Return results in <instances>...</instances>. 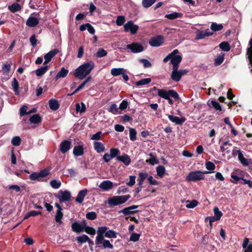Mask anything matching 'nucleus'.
I'll return each instance as SVG.
<instances>
[{
    "label": "nucleus",
    "mask_w": 252,
    "mask_h": 252,
    "mask_svg": "<svg viewBox=\"0 0 252 252\" xmlns=\"http://www.w3.org/2000/svg\"><path fill=\"white\" fill-rule=\"evenodd\" d=\"M94 67V63L90 61L79 66L74 71V75L79 79L82 80L89 75Z\"/></svg>",
    "instance_id": "nucleus-1"
},
{
    "label": "nucleus",
    "mask_w": 252,
    "mask_h": 252,
    "mask_svg": "<svg viewBox=\"0 0 252 252\" xmlns=\"http://www.w3.org/2000/svg\"><path fill=\"white\" fill-rule=\"evenodd\" d=\"M210 173L209 171L202 172L195 171L189 172L186 177V180L188 182H195L202 180L204 178V174Z\"/></svg>",
    "instance_id": "nucleus-2"
},
{
    "label": "nucleus",
    "mask_w": 252,
    "mask_h": 252,
    "mask_svg": "<svg viewBox=\"0 0 252 252\" xmlns=\"http://www.w3.org/2000/svg\"><path fill=\"white\" fill-rule=\"evenodd\" d=\"M130 196L129 194L123 196H114L108 200L109 204L112 206H117L125 203Z\"/></svg>",
    "instance_id": "nucleus-3"
},
{
    "label": "nucleus",
    "mask_w": 252,
    "mask_h": 252,
    "mask_svg": "<svg viewBox=\"0 0 252 252\" xmlns=\"http://www.w3.org/2000/svg\"><path fill=\"white\" fill-rule=\"evenodd\" d=\"M158 95L164 99L168 98V96H171L174 98L177 99L179 97L178 94L173 90L167 91L164 89H158Z\"/></svg>",
    "instance_id": "nucleus-4"
},
{
    "label": "nucleus",
    "mask_w": 252,
    "mask_h": 252,
    "mask_svg": "<svg viewBox=\"0 0 252 252\" xmlns=\"http://www.w3.org/2000/svg\"><path fill=\"white\" fill-rule=\"evenodd\" d=\"M57 197L59 199L61 203L68 201L71 199V195L69 191L65 190L64 191L60 190Z\"/></svg>",
    "instance_id": "nucleus-5"
},
{
    "label": "nucleus",
    "mask_w": 252,
    "mask_h": 252,
    "mask_svg": "<svg viewBox=\"0 0 252 252\" xmlns=\"http://www.w3.org/2000/svg\"><path fill=\"white\" fill-rule=\"evenodd\" d=\"M173 51H177L171 57V63L173 65V67H179V64L182 61V56L179 54V52L177 49H175Z\"/></svg>",
    "instance_id": "nucleus-6"
},
{
    "label": "nucleus",
    "mask_w": 252,
    "mask_h": 252,
    "mask_svg": "<svg viewBox=\"0 0 252 252\" xmlns=\"http://www.w3.org/2000/svg\"><path fill=\"white\" fill-rule=\"evenodd\" d=\"M126 48L129 49L133 53H138L144 51L143 46L138 42H133L126 45Z\"/></svg>",
    "instance_id": "nucleus-7"
},
{
    "label": "nucleus",
    "mask_w": 252,
    "mask_h": 252,
    "mask_svg": "<svg viewBox=\"0 0 252 252\" xmlns=\"http://www.w3.org/2000/svg\"><path fill=\"white\" fill-rule=\"evenodd\" d=\"M124 28L126 32L129 31L131 34H132L136 33L139 29L138 26L134 25L133 22L131 21H128L125 24L124 26Z\"/></svg>",
    "instance_id": "nucleus-8"
},
{
    "label": "nucleus",
    "mask_w": 252,
    "mask_h": 252,
    "mask_svg": "<svg viewBox=\"0 0 252 252\" xmlns=\"http://www.w3.org/2000/svg\"><path fill=\"white\" fill-rule=\"evenodd\" d=\"M164 38L161 35H158L152 37L149 40V43L152 47H158L163 42Z\"/></svg>",
    "instance_id": "nucleus-9"
},
{
    "label": "nucleus",
    "mask_w": 252,
    "mask_h": 252,
    "mask_svg": "<svg viewBox=\"0 0 252 252\" xmlns=\"http://www.w3.org/2000/svg\"><path fill=\"white\" fill-rule=\"evenodd\" d=\"M107 230L108 227L106 226H101L98 228L96 231L97 236L95 239V243H98L100 241L103 240V235L105 234Z\"/></svg>",
    "instance_id": "nucleus-10"
},
{
    "label": "nucleus",
    "mask_w": 252,
    "mask_h": 252,
    "mask_svg": "<svg viewBox=\"0 0 252 252\" xmlns=\"http://www.w3.org/2000/svg\"><path fill=\"white\" fill-rule=\"evenodd\" d=\"M55 206L58 208L55 215V220L57 222L61 223L62 222V219L63 217V208L58 203H55Z\"/></svg>",
    "instance_id": "nucleus-11"
},
{
    "label": "nucleus",
    "mask_w": 252,
    "mask_h": 252,
    "mask_svg": "<svg viewBox=\"0 0 252 252\" xmlns=\"http://www.w3.org/2000/svg\"><path fill=\"white\" fill-rule=\"evenodd\" d=\"M98 187L104 191H107L112 189L113 187V183L109 180L102 181Z\"/></svg>",
    "instance_id": "nucleus-12"
},
{
    "label": "nucleus",
    "mask_w": 252,
    "mask_h": 252,
    "mask_svg": "<svg viewBox=\"0 0 252 252\" xmlns=\"http://www.w3.org/2000/svg\"><path fill=\"white\" fill-rule=\"evenodd\" d=\"M58 52L59 50L57 49H55L50 51L46 55H45L44 57L45 59L44 64L45 65L51 61L52 58L54 57Z\"/></svg>",
    "instance_id": "nucleus-13"
},
{
    "label": "nucleus",
    "mask_w": 252,
    "mask_h": 252,
    "mask_svg": "<svg viewBox=\"0 0 252 252\" xmlns=\"http://www.w3.org/2000/svg\"><path fill=\"white\" fill-rule=\"evenodd\" d=\"M168 118L173 123H175L176 125H182L184 123L186 119L185 117L179 118L177 116H175L173 115H168Z\"/></svg>",
    "instance_id": "nucleus-14"
},
{
    "label": "nucleus",
    "mask_w": 252,
    "mask_h": 252,
    "mask_svg": "<svg viewBox=\"0 0 252 252\" xmlns=\"http://www.w3.org/2000/svg\"><path fill=\"white\" fill-rule=\"evenodd\" d=\"M39 23V19L31 15L26 21V25L30 27H34Z\"/></svg>",
    "instance_id": "nucleus-15"
},
{
    "label": "nucleus",
    "mask_w": 252,
    "mask_h": 252,
    "mask_svg": "<svg viewBox=\"0 0 252 252\" xmlns=\"http://www.w3.org/2000/svg\"><path fill=\"white\" fill-rule=\"evenodd\" d=\"M71 143L68 140H64L60 144V150L63 154L66 153L70 148Z\"/></svg>",
    "instance_id": "nucleus-16"
},
{
    "label": "nucleus",
    "mask_w": 252,
    "mask_h": 252,
    "mask_svg": "<svg viewBox=\"0 0 252 252\" xmlns=\"http://www.w3.org/2000/svg\"><path fill=\"white\" fill-rule=\"evenodd\" d=\"M137 205H132L128 207H126L123 209L120 212L123 213L125 215H127L129 214H132L137 212L135 210L138 208Z\"/></svg>",
    "instance_id": "nucleus-17"
},
{
    "label": "nucleus",
    "mask_w": 252,
    "mask_h": 252,
    "mask_svg": "<svg viewBox=\"0 0 252 252\" xmlns=\"http://www.w3.org/2000/svg\"><path fill=\"white\" fill-rule=\"evenodd\" d=\"M118 160L122 162L125 165L128 166L131 162L130 157L126 154H124L121 156H117Z\"/></svg>",
    "instance_id": "nucleus-18"
},
{
    "label": "nucleus",
    "mask_w": 252,
    "mask_h": 252,
    "mask_svg": "<svg viewBox=\"0 0 252 252\" xmlns=\"http://www.w3.org/2000/svg\"><path fill=\"white\" fill-rule=\"evenodd\" d=\"M178 68L179 67H173L171 74V79L176 82L179 81L182 77L179 72L178 71Z\"/></svg>",
    "instance_id": "nucleus-19"
},
{
    "label": "nucleus",
    "mask_w": 252,
    "mask_h": 252,
    "mask_svg": "<svg viewBox=\"0 0 252 252\" xmlns=\"http://www.w3.org/2000/svg\"><path fill=\"white\" fill-rule=\"evenodd\" d=\"M88 190L87 189H83L80 190L76 197L75 201L79 203H82L84 200V197L87 193Z\"/></svg>",
    "instance_id": "nucleus-20"
},
{
    "label": "nucleus",
    "mask_w": 252,
    "mask_h": 252,
    "mask_svg": "<svg viewBox=\"0 0 252 252\" xmlns=\"http://www.w3.org/2000/svg\"><path fill=\"white\" fill-rule=\"evenodd\" d=\"M96 245V247H100V245L102 244L103 247L105 249L109 248L110 249H112L113 248V246L111 244L109 240L104 239V237L103 238V240L100 241L98 243H95Z\"/></svg>",
    "instance_id": "nucleus-21"
},
{
    "label": "nucleus",
    "mask_w": 252,
    "mask_h": 252,
    "mask_svg": "<svg viewBox=\"0 0 252 252\" xmlns=\"http://www.w3.org/2000/svg\"><path fill=\"white\" fill-rule=\"evenodd\" d=\"M95 151L98 153H101L105 151V147L103 144L100 142L95 141L93 143Z\"/></svg>",
    "instance_id": "nucleus-22"
},
{
    "label": "nucleus",
    "mask_w": 252,
    "mask_h": 252,
    "mask_svg": "<svg viewBox=\"0 0 252 252\" xmlns=\"http://www.w3.org/2000/svg\"><path fill=\"white\" fill-rule=\"evenodd\" d=\"M249 240L245 238L242 244V248L244 249V252H252V244H249Z\"/></svg>",
    "instance_id": "nucleus-23"
},
{
    "label": "nucleus",
    "mask_w": 252,
    "mask_h": 252,
    "mask_svg": "<svg viewBox=\"0 0 252 252\" xmlns=\"http://www.w3.org/2000/svg\"><path fill=\"white\" fill-rule=\"evenodd\" d=\"M225 54L223 53H220L217 55L214 60V65L218 66L221 64L224 61Z\"/></svg>",
    "instance_id": "nucleus-24"
},
{
    "label": "nucleus",
    "mask_w": 252,
    "mask_h": 252,
    "mask_svg": "<svg viewBox=\"0 0 252 252\" xmlns=\"http://www.w3.org/2000/svg\"><path fill=\"white\" fill-rule=\"evenodd\" d=\"M49 105L50 108L53 111L57 110L60 106V104L58 100L53 98L49 100Z\"/></svg>",
    "instance_id": "nucleus-25"
},
{
    "label": "nucleus",
    "mask_w": 252,
    "mask_h": 252,
    "mask_svg": "<svg viewBox=\"0 0 252 252\" xmlns=\"http://www.w3.org/2000/svg\"><path fill=\"white\" fill-rule=\"evenodd\" d=\"M212 34V33L206 31H197L196 32V39H202L206 36H210Z\"/></svg>",
    "instance_id": "nucleus-26"
},
{
    "label": "nucleus",
    "mask_w": 252,
    "mask_h": 252,
    "mask_svg": "<svg viewBox=\"0 0 252 252\" xmlns=\"http://www.w3.org/2000/svg\"><path fill=\"white\" fill-rule=\"evenodd\" d=\"M68 73V70L64 67H62L60 71L57 73L55 77L56 80L61 78H64L66 77Z\"/></svg>",
    "instance_id": "nucleus-27"
},
{
    "label": "nucleus",
    "mask_w": 252,
    "mask_h": 252,
    "mask_svg": "<svg viewBox=\"0 0 252 252\" xmlns=\"http://www.w3.org/2000/svg\"><path fill=\"white\" fill-rule=\"evenodd\" d=\"M71 228L72 230L76 233H80L84 231L83 227L78 222H73L71 225Z\"/></svg>",
    "instance_id": "nucleus-28"
},
{
    "label": "nucleus",
    "mask_w": 252,
    "mask_h": 252,
    "mask_svg": "<svg viewBox=\"0 0 252 252\" xmlns=\"http://www.w3.org/2000/svg\"><path fill=\"white\" fill-rule=\"evenodd\" d=\"M73 153L75 156H80L84 154V148L82 146H77L73 148Z\"/></svg>",
    "instance_id": "nucleus-29"
},
{
    "label": "nucleus",
    "mask_w": 252,
    "mask_h": 252,
    "mask_svg": "<svg viewBox=\"0 0 252 252\" xmlns=\"http://www.w3.org/2000/svg\"><path fill=\"white\" fill-rule=\"evenodd\" d=\"M125 70L123 68H113L111 70V74L113 76H117L123 74Z\"/></svg>",
    "instance_id": "nucleus-30"
},
{
    "label": "nucleus",
    "mask_w": 252,
    "mask_h": 252,
    "mask_svg": "<svg viewBox=\"0 0 252 252\" xmlns=\"http://www.w3.org/2000/svg\"><path fill=\"white\" fill-rule=\"evenodd\" d=\"M182 16L181 13L174 12L170 14H166L165 17L170 20H173L176 18H181Z\"/></svg>",
    "instance_id": "nucleus-31"
},
{
    "label": "nucleus",
    "mask_w": 252,
    "mask_h": 252,
    "mask_svg": "<svg viewBox=\"0 0 252 252\" xmlns=\"http://www.w3.org/2000/svg\"><path fill=\"white\" fill-rule=\"evenodd\" d=\"M86 107L85 104L83 102L77 103L76 104V111L77 112L80 113H84L86 111Z\"/></svg>",
    "instance_id": "nucleus-32"
},
{
    "label": "nucleus",
    "mask_w": 252,
    "mask_h": 252,
    "mask_svg": "<svg viewBox=\"0 0 252 252\" xmlns=\"http://www.w3.org/2000/svg\"><path fill=\"white\" fill-rule=\"evenodd\" d=\"M8 9L12 12H15L21 10V6L18 3H14L8 6Z\"/></svg>",
    "instance_id": "nucleus-33"
},
{
    "label": "nucleus",
    "mask_w": 252,
    "mask_h": 252,
    "mask_svg": "<svg viewBox=\"0 0 252 252\" xmlns=\"http://www.w3.org/2000/svg\"><path fill=\"white\" fill-rule=\"evenodd\" d=\"M41 118L38 114H34L31 117L30 122L34 124H38L41 122Z\"/></svg>",
    "instance_id": "nucleus-34"
},
{
    "label": "nucleus",
    "mask_w": 252,
    "mask_h": 252,
    "mask_svg": "<svg viewBox=\"0 0 252 252\" xmlns=\"http://www.w3.org/2000/svg\"><path fill=\"white\" fill-rule=\"evenodd\" d=\"M156 171L157 175L159 177H162L165 174V169L162 165H159L157 167Z\"/></svg>",
    "instance_id": "nucleus-35"
},
{
    "label": "nucleus",
    "mask_w": 252,
    "mask_h": 252,
    "mask_svg": "<svg viewBox=\"0 0 252 252\" xmlns=\"http://www.w3.org/2000/svg\"><path fill=\"white\" fill-rule=\"evenodd\" d=\"M48 65H45L44 66H42L39 68H38L36 70V75L37 76H41L42 75H43L48 70Z\"/></svg>",
    "instance_id": "nucleus-36"
},
{
    "label": "nucleus",
    "mask_w": 252,
    "mask_h": 252,
    "mask_svg": "<svg viewBox=\"0 0 252 252\" xmlns=\"http://www.w3.org/2000/svg\"><path fill=\"white\" fill-rule=\"evenodd\" d=\"M151 82V79L150 78L142 79L136 82L135 85L137 86H140L147 85Z\"/></svg>",
    "instance_id": "nucleus-37"
},
{
    "label": "nucleus",
    "mask_w": 252,
    "mask_h": 252,
    "mask_svg": "<svg viewBox=\"0 0 252 252\" xmlns=\"http://www.w3.org/2000/svg\"><path fill=\"white\" fill-rule=\"evenodd\" d=\"M12 87L16 94L18 95L19 94V83L15 78L13 79L12 82Z\"/></svg>",
    "instance_id": "nucleus-38"
},
{
    "label": "nucleus",
    "mask_w": 252,
    "mask_h": 252,
    "mask_svg": "<svg viewBox=\"0 0 252 252\" xmlns=\"http://www.w3.org/2000/svg\"><path fill=\"white\" fill-rule=\"evenodd\" d=\"M198 201L195 200H192L191 201L187 200L186 201V207L188 208H194L198 205Z\"/></svg>",
    "instance_id": "nucleus-39"
},
{
    "label": "nucleus",
    "mask_w": 252,
    "mask_h": 252,
    "mask_svg": "<svg viewBox=\"0 0 252 252\" xmlns=\"http://www.w3.org/2000/svg\"><path fill=\"white\" fill-rule=\"evenodd\" d=\"M50 185L53 189H58L61 187V182L59 180H52L50 181Z\"/></svg>",
    "instance_id": "nucleus-40"
},
{
    "label": "nucleus",
    "mask_w": 252,
    "mask_h": 252,
    "mask_svg": "<svg viewBox=\"0 0 252 252\" xmlns=\"http://www.w3.org/2000/svg\"><path fill=\"white\" fill-rule=\"evenodd\" d=\"M11 66L10 64L6 62L3 64L1 68V71L3 74H7L9 72Z\"/></svg>",
    "instance_id": "nucleus-41"
},
{
    "label": "nucleus",
    "mask_w": 252,
    "mask_h": 252,
    "mask_svg": "<svg viewBox=\"0 0 252 252\" xmlns=\"http://www.w3.org/2000/svg\"><path fill=\"white\" fill-rule=\"evenodd\" d=\"M220 48L224 51H229L230 50V44L227 42H222L220 44Z\"/></svg>",
    "instance_id": "nucleus-42"
},
{
    "label": "nucleus",
    "mask_w": 252,
    "mask_h": 252,
    "mask_svg": "<svg viewBox=\"0 0 252 252\" xmlns=\"http://www.w3.org/2000/svg\"><path fill=\"white\" fill-rule=\"evenodd\" d=\"M210 28L212 31L216 32L221 30L223 28V26L222 24H218L216 23H212Z\"/></svg>",
    "instance_id": "nucleus-43"
},
{
    "label": "nucleus",
    "mask_w": 252,
    "mask_h": 252,
    "mask_svg": "<svg viewBox=\"0 0 252 252\" xmlns=\"http://www.w3.org/2000/svg\"><path fill=\"white\" fill-rule=\"evenodd\" d=\"M105 236L109 238H116L117 237V233L112 230H107L105 233Z\"/></svg>",
    "instance_id": "nucleus-44"
},
{
    "label": "nucleus",
    "mask_w": 252,
    "mask_h": 252,
    "mask_svg": "<svg viewBox=\"0 0 252 252\" xmlns=\"http://www.w3.org/2000/svg\"><path fill=\"white\" fill-rule=\"evenodd\" d=\"M76 239L79 243L82 244L86 242L87 241L89 240V237L85 234H83L76 237Z\"/></svg>",
    "instance_id": "nucleus-45"
},
{
    "label": "nucleus",
    "mask_w": 252,
    "mask_h": 252,
    "mask_svg": "<svg viewBox=\"0 0 252 252\" xmlns=\"http://www.w3.org/2000/svg\"><path fill=\"white\" fill-rule=\"evenodd\" d=\"M149 156L151 157L150 159H147L146 162L150 164L154 165L158 163V159L154 157L152 154H150Z\"/></svg>",
    "instance_id": "nucleus-46"
},
{
    "label": "nucleus",
    "mask_w": 252,
    "mask_h": 252,
    "mask_svg": "<svg viewBox=\"0 0 252 252\" xmlns=\"http://www.w3.org/2000/svg\"><path fill=\"white\" fill-rule=\"evenodd\" d=\"M137 132L136 130L133 128H129V138L130 139L134 141L136 139Z\"/></svg>",
    "instance_id": "nucleus-47"
},
{
    "label": "nucleus",
    "mask_w": 252,
    "mask_h": 252,
    "mask_svg": "<svg viewBox=\"0 0 252 252\" xmlns=\"http://www.w3.org/2000/svg\"><path fill=\"white\" fill-rule=\"evenodd\" d=\"M21 139L19 136H16L13 137L11 140V143L13 146H18L20 145Z\"/></svg>",
    "instance_id": "nucleus-48"
},
{
    "label": "nucleus",
    "mask_w": 252,
    "mask_h": 252,
    "mask_svg": "<svg viewBox=\"0 0 252 252\" xmlns=\"http://www.w3.org/2000/svg\"><path fill=\"white\" fill-rule=\"evenodd\" d=\"M156 0H143L142 5L145 8H148L152 5Z\"/></svg>",
    "instance_id": "nucleus-49"
},
{
    "label": "nucleus",
    "mask_w": 252,
    "mask_h": 252,
    "mask_svg": "<svg viewBox=\"0 0 252 252\" xmlns=\"http://www.w3.org/2000/svg\"><path fill=\"white\" fill-rule=\"evenodd\" d=\"M214 216L216 217L217 220H220L222 216V213L219 210L218 207L214 208Z\"/></svg>",
    "instance_id": "nucleus-50"
},
{
    "label": "nucleus",
    "mask_w": 252,
    "mask_h": 252,
    "mask_svg": "<svg viewBox=\"0 0 252 252\" xmlns=\"http://www.w3.org/2000/svg\"><path fill=\"white\" fill-rule=\"evenodd\" d=\"M30 179L31 180L35 181V180H38L40 181L41 180V177L39 174V172H35L31 174L30 176Z\"/></svg>",
    "instance_id": "nucleus-51"
},
{
    "label": "nucleus",
    "mask_w": 252,
    "mask_h": 252,
    "mask_svg": "<svg viewBox=\"0 0 252 252\" xmlns=\"http://www.w3.org/2000/svg\"><path fill=\"white\" fill-rule=\"evenodd\" d=\"M107 52L103 48H99L96 53V57L98 58H101L106 56Z\"/></svg>",
    "instance_id": "nucleus-52"
},
{
    "label": "nucleus",
    "mask_w": 252,
    "mask_h": 252,
    "mask_svg": "<svg viewBox=\"0 0 252 252\" xmlns=\"http://www.w3.org/2000/svg\"><path fill=\"white\" fill-rule=\"evenodd\" d=\"M108 111L109 112L112 113L113 114H117L118 113V108L117 107V105L116 104H111L109 108Z\"/></svg>",
    "instance_id": "nucleus-53"
},
{
    "label": "nucleus",
    "mask_w": 252,
    "mask_h": 252,
    "mask_svg": "<svg viewBox=\"0 0 252 252\" xmlns=\"http://www.w3.org/2000/svg\"><path fill=\"white\" fill-rule=\"evenodd\" d=\"M209 106L211 105L216 110L220 111L221 110V107L218 101L212 100L211 102L209 103Z\"/></svg>",
    "instance_id": "nucleus-54"
},
{
    "label": "nucleus",
    "mask_w": 252,
    "mask_h": 252,
    "mask_svg": "<svg viewBox=\"0 0 252 252\" xmlns=\"http://www.w3.org/2000/svg\"><path fill=\"white\" fill-rule=\"evenodd\" d=\"M205 165H206V168L208 170L211 171L209 172L210 173H212V172H214V170L215 168V165L213 162H212L211 161L206 162Z\"/></svg>",
    "instance_id": "nucleus-55"
},
{
    "label": "nucleus",
    "mask_w": 252,
    "mask_h": 252,
    "mask_svg": "<svg viewBox=\"0 0 252 252\" xmlns=\"http://www.w3.org/2000/svg\"><path fill=\"white\" fill-rule=\"evenodd\" d=\"M120 153V150L117 148H111L110 150V155L113 158Z\"/></svg>",
    "instance_id": "nucleus-56"
},
{
    "label": "nucleus",
    "mask_w": 252,
    "mask_h": 252,
    "mask_svg": "<svg viewBox=\"0 0 252 252\" xmlns=\"http://www.w3.org/2000/svg\"><path fill=\"white\" fill-rule=\"evenodd\" d=\"M139 62L143 64L144 68H149L152 66L151 63L147 59H140Z\"/></svg>",
    "instance_id": "nucleus-57"
},
{
    "label": "nucleus",
    "mask_w": 252,
    "mask_h": 252,
    "mask_svg": "<svg viewBox=\"0 0 252 252\" xmlns=\"http://www.w3.org/2000/svg\"><path fill=\"white\" fill-rule=\"evenodd\" d=\"M250 44L251 47L248 49V54L249 55V59L250 63L252 65V38L250 41ZM252 72V69L251 70Z\"/></svg>",
    "instance_id": "nucleus-58"
},
{
    "label": "nucleus",
    "mask_w": 252,
    "mask_h": 252,
    "mask_svg": "<svg viewBox=\"0 0 252 252\" xmlns=\"http://www.w3.org/2000/svg\"><path fill=\"white\" fill-rule=\"evenodd\" d=\"M125 21V18L123 16H119L116 20V24L120 26L124 24Z\"/></svg>",
    "instance_id": "nucleus-59"
},
{
    "label": "nucleus",
    "mask_w": 252,
    "mask_h": 252,
    "mask_svg": "<svg viewBox=\"0 0 252 252\" xmlns=\"http://www.w3.org/2000/svg\"><path fill=\"white\" fill-rule=\"evenodd\" d=\"M41 178L47 176L50 173V169L45 168L39 172Z\"/></svg>",
    "instance_id": "nucleus-60"
},
{
    "label": "nucleus",
    "mask_w": 252,
    "mask_h": 252,
    "mask_svg": "<svg viewBox=\"0 0 252 252\" xmlns=\"http://www.w3.org/2000/svg\"><path fill=\"white\" fill-rule=\"evenodd\" d=\"M86 218L90 220H94L96 218V214L94 212L88 213L86 215Z\"/></svg>",
    "instance_id": "nucleus-61"
},
{
    "label": "nucleus",
    "mask_w": 252,
    "mask_h": 252,
    "mask_svg": "<svg viewBox=\"0 0 252 252\" xmlns=\"http://www.w3.org/2000/svg\"><path fill=\"white\" fill-rule=\"evenodd\" d=\"M139 237H140L139 234L133 233L131 235V236L129 238V240L130 241H132V242H136L139 240Z\"/></svg>",
    "instance_id": "nucleus-62"
},
{
    "label": "nucleus",
    "mask_w": 252,
    "mask_h": 252,
    "mask_svg": "<svg viewBox=\"0 0 252 252\" xmlns=\"http://www.w3.org/2000/svg\"><path fill=\"white\" fill-rule=\"evenodd\" d=\"M28 107L27 106L24 105L20 109V116H24L25 115L29 114V111H27Z\"/></svg>",
    "instance_id": "nucleus-63"
},
{
    "label": "nucleus",
    "mask_w": 252,
    "mask_h": 252,
    "mask_svg": "<svg viewBox=\"0 0 252 252\" xmlns=\"http://www.w3.org/2000/svg\"><path fill=\"white\" fill-rule=\"evenodd\" d=\"M128 105L127 101L126 100H123L119 105V109L121 110H124L127 108Z\"/></svg>",
    "instance_id": "nucleus-64"
}]
</instances>
